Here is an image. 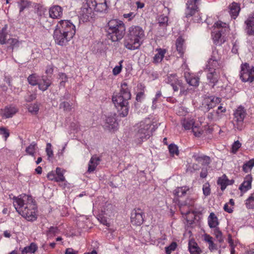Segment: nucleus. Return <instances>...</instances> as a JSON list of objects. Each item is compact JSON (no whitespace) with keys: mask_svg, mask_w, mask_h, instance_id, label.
<instances>
[{"mask_svg":"<svg viewBox=\"0 0 254 254\" xmlns=\"http://www.w3.org/2000/svg\"><path fill=\"white\" fill-rule=\"evenodd\" d=\"M60 108L63 109L65 112H70L71 111L72 105L68 102L62 101L60 104Z\"/></svg>","mask_w":254,"mask_h":254,"instance_id":"43","label":"nucleus"},{"mask_svg":"<svg viewBox=\"0 0 254 254\" xmlns=\"http://www.w3.org/2000/svg\"><path fill=\"white\" fill-rule=\"evenodd\" d=\"M196 160L200 162H201L202 165H207L210 162V157L205 155H201L198 156Z\"/></svg>","mask_w":254,"mask_h":254,"instance_id":"44","label":"nucleus"},{"mask_svg":"<svg viewBox=\"0 0 254 254\" xmlns=\"http://www.w3.org/2000/svg\"><path fill=\"white\" fill-rule=\"evenodd\" d=\"M75 26L70 20H62L57 24L53 33L56 44L66 46L75 34Z\"/></svg>","mask_w":254,"mask_h":254,"instance_id":"2","label":"nucleus"},{"mask_svg":"<svg viewBox=\"0 0 254 254\" xmlns=\"http://www.w3.org/2000/svg\"><path fill=\"white\" fill-rule=\"evenodd\" d=\"M189 249L190 254H199L201 250L194 242L190 241L189 243Z\"/></svg>","mask_w":254,"mask_h":254,"instance_id":"32","label":"nucleus"},{"mask_svg":"<svg viewBox=\"0 0 254 254\" xmlns=\"http://www.w3.org/2000/svg\"><path fill=\"white\" fill-rule=\"evenodd\" d=\"M245 204L248 209L254 208V192L246 199Z\"/></svg>","mask_w":254,"mask_h":254,"instance_id":"40","label":"nucleus"},{"mask_svg":"<svg viewBox=\"0 0 254 254\" xmlns=\"http://www.w3.org/2000/svg\"><path fill=\"white\" fill-rule=\"evenodd\" d=\"M208 223L210 228H216L219 224L218 218L215 214L211 212L208 217Z\"/></svg>","mask_w":254,"mask_h":254,"instance_id":"29","label":"nucleus"},{"mask_svg":"<svg viewBox=\"0 0 254 254\" xmlns=\"http://www.w3.org/2000/svg\"><path fill=\"white\" fill-rule=\"evenodd\" d=\"M123 63V61H121L119 63L120 65L116 66L113 69V74L114 75H117L119 74L122 71V63Z\"/></svg>","mask_w":254,"mask_h":254,"instance_id":"55","label":"nucleus"},{"mask_svg":"<svg viewBox=\"0 0 254 254\" xmlns=\"http://www.w3.org/2000/svg\"><path fill=\"white\" fill-rule=\"evenodd\" d=\"M13 204L16 211L26 220L33 221L37 218L35 201L29 195L22 194L13 197Z\"/></svg>","mask_w":254,"mask_h":254,"instance_id":"1","label":"nucleus"},{"mask_svg":"<svg viewBox=\"0 0 254 254\" xmlns=\"http://www.w3.org/2000/svg\"><path fill=\"white\" fill-rule=\"evenodd\" d=\"M221 99L219 97L211 96L204 98L202 103V108L208 112L221 102Z\"/></svg>","mask_w":254,"mask_h":254,"instance_id":"13","label":"nucleus"},{"mask_svg":"<svg viewBox=\"0 0 254 254\" xmlns=\"http://www.w3.org/2000/svg\"><path fill=\"white\" fill-rule=\"evenodd\" d=\"M229 180L227 179L225 175H223L221 177H220L218 181L217 184L221 186L222 190H224L226 187L229 185Z\"/></svg>","mask_w":254,"mask_h":254,"instance_id":"33","label":"nucleus"},{"mask_svg":"<svg viewBox=\"0 0 254 254\" xmlns=\"http://www.w3.org/2000/svg\"><path fill=\"white\" fill-rule=\"evenodd\" d=\"M18 111V110L16 106L11 105L1 109L0 110V115L4 118H10L12 117Z\"/></svg>","mask_w":254,"mask_h":254,"instance_id":"16","label":"nucleus"},{"mask_svg":"<svg viewBox=\"0 0 254 254\" xmlns=\"http://www.w3.org/2000/svg\"><path fill=\"white\" fill-rule=\"evenodd\" d=\"M184 76L186 81L190 86L197 87L199 85V78L198 76L188 71H185Z\"/></svg>","mask_w":254,"mask_h":254,"instance_id":"15","label":"nucleus"},{"mask_svg":"<svg viewBox=\"0 0 254 254\" xmlns=\"http://www.w3.org/2000/svg\"><path fill=\"white\" fill-rule=\"evenodd\" d=\"M221 64L220 63V61L208 60L207 64L206 65V69H213L216 71L217 68L221 67Z\"/></svg>","mask_w":254,"mask_h":254,"instance_id":"30","label":"nucleus"},{"mask_svg":"<svg viewBox=\"0 0 254 254\" xmlns=\"http://www.w3.org/2000/svg\"><path fill=\"white\" fill-rule=\"evenodd\" d=\"M254 166V159H251L244 164L243 166V170L245 173L250 172Z\"/></svg>","mask_w":254,"mask_h":254,"instance_id":"39","label":"nucleus"},{"mask_svg":"<svg viewBox=\"0 0 254 254\" xmlns=\"http://www.w3.org/2000/svg\"><path fill=\"white\" fill-rule=\"evenodd\" d=\"M199 0H188L187 3V8L186 11V17L189 18L193 15L197 11V3Z\"/></svg>","mask_w":254,"mask_h":254,"instance_id":"14","label":"nucleus"},{"mask_svg":"<svg viewBox=\"0 0 254 254\" xmlns=\"http://www.w3.org/2000/svg\"><path fill=\"white\" fill-rule=\"evenodd\" d=\"M226 111V109L225 107H223L222 106H218L217 110L215 112L216 115L220 117V114L223 113H225Z\"/></svg>","mask_w":254,"mask_h":254,"instance_id":"61","label":"nucleus"},{"mask_svg":"<svg viewBox=\"0 0 254 254\" xmlns=\"http://www.w3.org/2000/svg\"><path fill=\"white\" fill-rule=\"evenodd\" d=\"M39 78L36 74H32L28 77L27 80L30 85L35 86L38 85Z\"/></svg>","mask_w":254,"mask_h":254,"instance_id":"38","label":"nucleus"},{"mask_svg":"<svg viewBox=\"0 0 254 254\" xmlns=\"http://www.w3.org/2000/svg\"><path fill=\"white\" fill-rule=\"evenodd\" d=\"M246 115V111L242 106H240L234 111L233 123L235 128L242 130L244 128V121Z\"/></svg>","mask_w":254,"mask_h":254,"instance_id":"6","label":"nucleus"},{"mask_svg":"<svg viewBox=\"0 0 254 254\" xmlns=\"http://www.w3.org/2000/svg\"><path fill=\"white\" fill-rule=\"evenodd\" d=\"M57 180L56 182H64L65 178L64 176V170L60 168L57 167L56 170Z\"/></svg>","mask_w":254,"mask_h":254,"instance_id":"37","label":"nucleus"},{"mask_svg":"<svg viewBox=\"0 0 254 254\" xmlns=\"http://www.w3.org/2000/svg\"><path fill=\"white\" fill-rule=\"evenodd\" d=\"M158 25V29L160 32V35L164 36L166 34V28L168 26V18L164 15L159 16L157 19Z\"/></svg>","mask_w":254,"mask_h":254,"instance_id":"17","label":"nucleus"},{"mask_svg":"<svg viewBox=\"0 0 254 254\" xmlns=\"http://www.w3.org/2000/svg\"><path fill=\"white\" fill-rule=\"evenodd\" d=\"M144 29L138 25H132L128 29L127 35L124 40V46L131 51L139 49L145 39Z\"/></svg>","mask_w":254,"mask_h":254,"instance_id":"3","label":"nucleus"},{"mask_svg":"<svg viewBox=\"0 0 254 254\" xmlns=\"http://www.w3.org/2000/svg\"><path fill=\"white\" fill-rule=\"evenodd\" d=\"M6 43L10 45L12 48L15 47H18L19 41L15 38H10L6 40Z\"/></svg>","mask_w":254,"mask_h":254,"instance_id":"54","label":"nucleus"},{"mask_svg":"<svg viewBox=\"0 0 254 254\" xmlns=\"http://www.w3.org/2000/svg\"><path fill=\"white\" fill-rule=\"evenodd\" d=\"M177 246L176 243H172L169 247L166 248V253L167 254H170L172 251L176 249Z\"/></svg>","mask_w":254,"mask_h":254,"instance_id":"56","label":"nucleus"},{"mask_svg":"<svg viewBox=\"0 0 254 254\" xmlns=\"http://www.w3.org/2000/svg\"><path fill=\"white\" fill-rule=\"evenodd\" d=\"M7 26L5 25L2 29L0 30V44L3 45L6 43V37L8 35L7 31Z\"/></svg>","mask_w":254,"mask_h":254,"instance_id":"34","label":"nucleus"},{"mask_svg":"<svg viewBox=\"0 0 254 254\" xmlns=\"http://www.w3.org/2000/svg\"><path fill=\"white\" fill-rule=\"evenodd\" d=\"M144 213L140 208L134 209L130 216V221L132 225L140 226L144 221Z\"/></svg>","mask_w":254,"mask_h":254,"instance_id":"12","label":"nucleus"},{"mask_svg":"<svg viewBox=\"0 0 254 254\" xmlns=\"http://www.w3.org/2000/svg\"><path fill=\"white\" fill-rule=\"evenodd\" d=\"M184 40L181 37H179L176 40V46L177 50L181 56H183L184 53Z\"/></svg>","mask_w":254,"mask_h":254,"instance_id":"36","label":"nucleus"},{"mask_svg":"<svg viewBox=\"0 0 254 254\" xmlns=\"http://www.w3.org/2000/svg\"><path fill=\"white\" fill-rule=\"evenodd\" d=\"M36 98V94H31L30 93H27V95L25 96V100L27 102H30L34 100H35Z\"/></svg>","mask_w":254,"mask_h":254,"instance_id":"57","label":"nucleus"},{"mask_svg":"<svg viewBox=\"0 0 254 254\" xmlns=\"http://www.w3.org/2000/svg\"><path fill=\"white\" fill-rule=\"evenodd\" d=\"M229 9V12L232 17L235 19L240 11V5L237 2H233L230 4Z\"/></svg>","mask_w":254,"mask_h":254,"instance_id":"26","label":"nucleus"},{"mask_svg":"<svg viewBox=\"0 0 254 254\" xmlns=\"http://www.w3.org/2000/svg\"><path fill=\"white\" fill-rule=\"evenodd\" d=\"M242 144L239 141H235L232 146V151L233 153H236L238 149L241 147Z\"/></svg>","mask_w":254,"mask_h":254,"instance_id":"52","label":"nucleus"},{"mask_svg":"<svg viewBox=\"0 0 254 254\" xmlns=\"http://www.w3.org/2000/svg\"><path fill=\"white\" fill-rule=\"evenodd\" d=\"M100 161L101 159L99 157L96 156H92L88 164V172L91 173L94 172Z\"/></svg>","mask_w":254,"mask_h":254,"instance_id":"25","label":"nucleus"},{"mask_svg":"<svg viewBox=\"0 0 254 254\" xmlns=\"http://www.w3.org/2000/svg\"><path fill=\"white\" fill-rule=\"evenodd\" d=\"M77 251H74L72 248H67L65 252V254H77Z\"/></svg>","mask_w":254,"mask_h":254,"instance_id":"64","label":"nucleus"},{"mask_svg":"<svg viewBox=\"0 0 254 254\" xmlns=\"http://www.w3.org/2000/svg\"><path fill=\"white\" fill-rule=\"evenodd\" d=\"M194 121L192 119L189 118H185L184 119L182 122V124L183 127L185 128V129H190V128L192 129V131L194 133V135L195 136H200L201 134V132L200 131H196L195 130L196 129V127H194Z\"/></svg>","mask_w":254,"mask_h":254,"instance_id":"19","label":"nucleus"},{"mask_svg":"<svg viewBox=\"0 0 254 254\" xmlns=\"http://www.w3.org/2000/svg\"><path fill=\"white\" fill-rule=\"evenodd\" d=\"M46 151L47 155L49 157H52L53 156V152L52 149L51 143H48L46 145Z\"/></svg>","mask_w":254,"mask_h":254,"instance_id":"59","label":"nucleus"},{"mask_svg":"<svg viewBox=\"0 0 254 254\" xmlns=\"http://www.w3.org/2000/svg\"><path fill=\"white\" fill-rule=\"evenodd\" d=\"M108 38L113 42L118 41L124 36L126 27L122 21L112 19L108 22Z\"/></svg>","mask_w":254,"mask_h":254,"instance_id":"5","label":"nucleus"},{"mask_svg":"<svg viewBox=\"0 0 254 254\" xmlns=\"http://www.w3.org/2000/svg\"><path fill=\"white\" fill-rule=\"evenodd\" d=\"M94 17V11L91 7V6L88 4L87 1L86 3L81 7L79 17L83 22L89 21Z\"/></svg>","mask_w":254,"mask_h":254,"instance_id":"10","label":"nucleus"},{"mask_svg":"<svg viewBox=\"0 0 254 254\" xmlns=\"http://www.w3.org/2000/svg\"><path fill=\"white\" fill-rule=\"evenodd\" d=\"M161 96L162 93L161 91H158L156 94L155 97L153 99L152 103L153 105L156 104L158 99L160 98Z\"/></svg>","mask_w":254,"mask_h":254,"instance_id":"63","label":"nucleus"},{"mask_svg":"<svg viewBox=\"0 0 254 254\" xmlns=\"http://www.w3.org/2000/svg\"><path fill=\"white\" fill-rule=\"evenodd\" d=\"M240 78L244 82L254 81V67L247 63L241 65Z\"/></svg>","mask_w":254,"mask_h":254,"instance_id":"8","label":"nucleus"},{"mask_svg":"<svg viewBox=\"0 0 254 254\" xmlns=\"http://www.w3.org/2000/svg\"><path fill=\"white\" fill-rule=\"evenodd\" d=\"M208 72L206 76L209 83L213 87L217 83L219 75L218 73L213 69L207 70Z\"/></svg>","mask_w":254,"mask_h":254,"instance_id":"22","label":"nucleus"},{"mask_svg":"<svg viewBox=\"0 0 254 254\" xmlns=\"http://www.w3.org/2000/svg\"><path fill=\"white\" fill-rule=\"evenodd\" d=\"M59 79L61 81H67V76L64 73L60 72L59 73Z\"/></svg>","mask_w":254,"mask_h":254,"instance_id":"62","label":"nucleus"},{"mask_svg":"<svg viewBox=\"0 0 254 254\" xmlns=\"http://www.w3.org/2000/svg\"><path fill=\"white\" fill-rule=\"evenodd\" d=\"M208 60L220 61V57L218 54V51L216 50L213 51L212 55H211V57Z\"/></svg>","mask_w":254,"mask_h":254,"instance_id":"58","label":"nucleus"},{"mask_svg":"<svg viewBox=\"0 0 254 254\" xmlns=\"http://www.w3.org/2000/svg\"><path fill=\"white\" fill-rule=\"evenodd\" d=\"M37 144L35 142H32L27 147H26L25 151L30 155L33 156L35 152V148Z\"/></svg>","mask_w":254,"mask_h":254,"instance_id":"42","label":"nucleus"},{"mask_svg":"<svg viewBox=\"0 0 254 254\" xmlns=\"http://www.w3.org/2000/svg\"><path fill=\"white\" fill-rule=\"evenodd\" d=\"M28 111L33 115H37L39 110V106L37 103L31 104L28 106Z\"/></svg>","mask_w":254,"mask_h":254,"instance_id":"41","label":"nucleus"},{"mask_svg":"<svg viewBox=\"0 0 254 254\" xmlns=\"http://www.w3.org/2000/svg\"><path fill=\"white\" fill-rule=\"evenodd\" d=\"M47 178L49 180L54 181L56 182L57 177L55 172L51 171L47 174Z\"/></svg>","mask_w":254,"mask_h":254,"instance_id":"60","label":"nucleus"},{"mask_svg":"<svg viewBox=\"0 0 254 254\" xmlns=\"http://www.w3.org/2000/svg\"><path fill=\"white\" fill-rule=\"evenodd\" d=\"M141 91L138 92L136 96V100L138 102H141L144 97V89L145 87L142 84L140 85Z\"/></svg>","mask_w":254,"mask_h":254,"instance_id":"48","label":"nucleus"},{"mask_svg":"<svg viewBox=\"0 0 254 254\" xmlns=\"http://www.w3.org/2000/svg\"><path fill=\"white\" fill-rule=\"evenodd\" d=\"M49 15L51 18H59L63 15V8L59 5H55L49 10Z\"/></svg>","mask_w":254,"mask_h":254,"instance_id":"24","label":"nucleus"},{"mask_svg":"<svg viewBox=\"0 0 254 254\" xmlns=\"http://www.w3.org/2000/svg\"><path fill=\"white\" fill-rule=\"evenodd\" d=\"M38 249V247L36 244L34 243H32L28 246L25 247L21 251V254H27V253L33 254Z\"/></svg>","mask_w":254,"mask_h":254,"instance_id":"31","label":"nucleus"},{"mask_svg":"<svg viewBox=\"0 0 254 254\" xmlns=\"http://www.w3.org/2000/svg\"><path fill=\"white\" fill-rule=\"evenodd\" d=\"M156 51L158 53L155 55L153 60V62L154 64H158L161 62L166 53V50L164 49H157Z\"/></svg>","mask_w":254,"mask_h":254,"instance_id":"28","label":"nucleus"},{"mask_svg":"<svg viewBox=\"0 0 254 254\" xmlns=\"http://www.w3.org/2000/svg\"><path fill=\"white\" fill-rule=\"evenodd\" d=\"M151 126L152 125L150 123H146L143 122L140 123L138 127V129L135 135L138 143H141L149 138L152 134L150 129Z\"/></svg>","mask_w":254,"mask_h":254,"instance_id":"7","label":"nucleus"},{"mask_svg":"<svg viewBox=\"0 0 254 254\" xmlns=\"http://www.w3.org/2000/svg\"><path fill=\"white\" fill-rule=\"evenodd\" d=\"M88 4L94 11L99 12H104L107 10L108 6L106 0H87Z\"/></svg>","mask_w":254,"mask_h":254,"instance_id":"11","label":"nucleus"},{"mask_svg":"<svg viewBox=\"0 0 254 254\" xmlns=\"http://www.w3.org/2000/svg\"><path fill=\"white\" fill-rule=\"evenodd\" d=\"M130 98L131 93L126 82L122 84L120 92L114 94L112 96V101L117 108L119 114L123 117L127 116L128 114V100Z\"/></svg>","mask_w":254,"mask_h":254,"instance_id":"4","label":"nucleus"},{"mask_svg":"<svg viewBox=\"0 0 254 254\" xmlns=\"http://www.w3.org/2000/svg\"><path fill=\"white\" fill-rule=\"evenodd\" d=\"M165 81L166 83L170 84L175 92L178 91L179 87H180V93L181 94H184L185 93L187 92L186 91L182 89L183 85L182 81L178 79L177 75L176 73L168 74Z\"/></svg>","mask_w":254,"mask_h":254,"instance_id":"9","label":"nucleus"},{"mask_svg":"<svg viewBox=\"0 0 254 254\" xmlns=\"http://www.w3.org/2000/svg\"><path fill=\"white\" fill-rule=\"evenodd\" d=\"M58 232L57 227H51L47 232V236L48 238H51L55 236Z\"/></svg>","mask_w":254,"mask_h":254,"instance_id":"47","label":"nucleus"},{"mask_svg":"<svg viewBox=\"0 0 254 254\" xmlns=\"http://www.w3.org/2000/svg\"><path fill=\"white\" fill-rule=\"evenodd\" d=\"M113 209V205L110 203H108L105 205V206L102 209V211L106 215H110L112 213V211Z\"/></svg>","mask_w":254,"mask_h":254,"instance_id":"46","label":"nucleus"},{"mask_svg":"<svg viewBox=\"0 0 254 254\" xmlns=\"http://www.w3.org/2000/svg\"><path fill=\"white\" fill-rule=\"evenodd\" d=\"M214 234L219 242L221 243L223 241L222 233L218 228L215 229Z\"/></svg>","mask_w":254,"mask_h":254,"instance_id":"50","label":"nucleus"},{"mask_svg":"<svg viewBox=\"0 0 254 254\" xmlns=\"http://www.w3.org/2000/svg\"><path fill=\"white\" fill-rule=\"evenodd\" d=\"M104 127L110 131L114 132L118 129V123L113 116H108L106 119Z\"/></svg>","mask_w":254,"mask_h":254,"instance_id":"20","label":"nucleus"},{"mask_svg":"<svg viewBox=\"0 0 254 254\" xmlns=\"http://www.w3.org/2000/svg\"><path fill=\"white\" fill-rule=\"evenodd\" d=\"M189 190V189L187 187H182L176 188L174 190V194L178 197H182L184 196L187 191Z\"/></svg>","mask_w":254,"mask_h":254,"instance_id":"35","label":"nucleus"},{"mask_svg":"<svg viewBox=\"0 0 254 254\" xmlns=\"http://www.w3.org/2000/svg\"><path fill=\"white\" fill-rule=\"evenodd\" d=\"M169 150L170 154L172 155H174L175 154L178 155L179 154V150L178 146L174 144H171L169 147Z\"/></svg>","mask_w":254,"mask_h":254,"instance_id":"49","label":"nucleus"},{"mask_svg":"<svg viewBox=\"0 0 254 254\" xmlns=\"http://www.w3.org/2000/svg\"><path fill=\"white\" fill-rule=\"evenodd\" d=\"M203 193V194L207 196L210 194V185L209 183H205L202 188Z\"/></svg>","mask_w":254,"mask_h":254,"instance_id":"51","label":"nucleus"},{"mask_svg":"<svg viewBox=\"0 0 254 254\" xmlns=\"http://www.w3.org/2000/svg\"><path fill=\"white\" fill-rule=\"evenodd\" d=\"M252 177L248 175L244 179V182L239 187V190L243 192H245L252 188Z\"/></svg>","mask_w":254,"mask_h":254,"instance_id":"23","label":"nucleus"},{"mask_svg":"<svg viewBox=\"0 0 254 254\" xmlns=\"http://www.w3.org/2000/svg\"><path fill=\"white\" fill-rule=\"evenodd\" d=\"M222 29L212 34L213 42L216 45H221L224 42V40L222 37Z\"/></svg>","mask_w":254,"mask_h":254,"instance_id":"27","label":"nucleus"},{"mask_svg":"<svg viewBox=\"0 0 254 254\" xmlns=\"http://www.w3.org/2000/svg\"><path fill=\"white\" fill-rule=\"evenodd\" d=\"M52 82L47 76H42L39 78L38 81V88L42 91H45L48 89L49 87L51 85Z\"/></svg>","mask_w":254,"mask_h":254,"instance_id":"21","label":"nucleus"},{"mask_svg":"<svg viewBox=\"0 0 254 254\" xmlns=\"http://www.w3.org/2000/svg\"><path fill=\"white\" fill-rule=\"evenodd\" d=\"M245 32L249 36L254 35V13L250 14L245 21Z\"/></svg>","mask_w":254,"mask_h":254,"instance_id":"18","label":"nucleus"},{"mask_svg":"<svg viewBox=\"0 0 254 254\" xmlns=\"http://www.w3.org/2000/svg\"><path fill=\"white\" fill-rule=\"evenodd\" d=\"M0 135H2L4 138L5 141L9 136V132L8 129L4 127H0Z\"/></svg>","mask_w":254,"mask_h":254,"instance_id":"53","label":"nucleus"},{"mask_svg":"<svg viewBox=\"0 0 254 254\" xmlns=\"http://www.w3.org/2000/svg\"><path fill=\"white\" fill-rule=\"evenodd\" d=\"M30 5V3L28 1L26 0H21L18 2L20 12L23 11L25 8L29 7Z\"/></svg>","mask_w":254,"mask_h":254,"instance_id":"45","label":"nucleus"}]
</instances>
